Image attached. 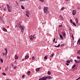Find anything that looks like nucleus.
Masks as SVG:
<instances>
[{
    "mask_svg": "<svg viewBox=\"0 0 80 80\" xmlns=\"http://www.w3.org/2000/svg\"><path fill=\"white\" fill-rule=\"evenodd\" d=\"M17 24L18 25V26L19 28H20L22 33H23L24 31V29H25V28H24V27L21 25V24H20V23H17Z\"/></svg>",
    "mask_w": 80,
    "mask_h": 80,
    "instance_id": "1",
    "label": "nucleus"
},
{
    "mask_svg": "<svg viewBox=\"0 0 80 80\" xmlns=\"http://www.w3.org/2000/svg\"><path fill=\"white\" fill-rule=\"evenodd\" d=\"M48 7H44V13L46 14H48V13H49V12L48 11Z\"/></svg>",
    "mask_w": 80,
    "mask_h": 80,
    "instance_id": "2",
    "label": "nucleus"
},
{
    "mask_svg": "<svg viewBox=\"0 0 80 80\" xmlns=\"http://www.w3.org/2000/svg\"><path fill=\"white\" fill-rule=\"evenodd\" d=\"M7 7L8 11L9 12H12V7L10 6H9L8 4H7Z\"/></svg>",
    "mask_w": 80,
    "mask_h": 80,
    "instance_id": "3",
    "label": "nucleus"
},
{
    "mask_svg": "<svg viewBox=\"0 0 80 80\" xmlns=\"http://www.w3.org/2000/svg\"><path fill=\"white\" fill-rule=\"evenodd\" d=\"M26 16H27V17H28V18H29V15H30V11L29 10H26Z\"/></svg>",
    "mask_w": 80,
    "mask_h": 80,
    "instance_id": "4",
    "label": "nucleus"
},
{
    "mask_svg": "<svg viewBox=\"0 0 80 80\" xmlns=\"http://www.w3.org/2000/svg\"><path fill=\"white\" fill-rule=\"evenodd\" d=\"M30 0H19L20 2H23V3L25 4L26 2V1H29Z\"/></svg>",
    "mask_w": 80,
    "mask_h": 80,
    "instance_id": "5",
    "label": "nucleus"
},
{
    "mask_svg": "<svg viewBox=\"0 0 80 80\" xmlns=\"http://www.w3.org/2000/svg\"><path fill=\"white\" fill-rule=\"evenodd\" d=\"M76 13V11H75V10H73L72 12V15H75Z\"/></svg>",
    "mask_w": 80,
    "mask_h": 80,
    "instance_id": "6",
    "label": "nucleus"
},
{
    "mask_svg": "<svg viewBox=\"0 0 80 80\" xmlns=\"http://www.w3.org/2000/svg\"><path fill=\"white\" fill-rule=\"evenodd\" d=\"M62 34L63 37H65L66 36V34L64 32H62Z\"/></svg>",
    "mask_w": 80,
    "mask_h": 80,
    "instance_id": "7",
    "label": "nucleus"
},
{
    "mask_svg": "<svg viewBox=\"0 0 80 80\" xmlns=\"http://www.w3.org/2000/svg\"><path fill=\"white\" fill-rule=\"evenodd\" d=\"M60 20H63V18L62 15H60Z\"/></svg>",
    "mask_w": 80,
    "mask_h": 80,
    "instance_id": "8",
    "label": "nucleus"
},
{
    "mask_svg": "<svg viewBox=\"0 0 80 80\" xmlns=\"http://www.w3.org/2000/svg\"><path fill=\"white\" fill-rule=\"evenodd\" d=\"M59 36H60V38L61 40H63V36H62V35L60 34H59Z\"/></svg>",
    "mask_w": 80,
    "mask_h": 80,
    "instance_id": "9",
    "label": "nucleus"
},
{
    "mask_svg": "<svg viewBox=\"0 0 80 80\" xmlns=\"http://www.w3.org/2000/svg\"><path fill=\"white\" fill-rule=\"evenodd\" d=\"M46 78H47H47L48 79H52V78L51 76H47L46 77Z\"/></svg>",
    "mask_w": 80,
    "mask_h": 80,
    "instance_id": "10",
    "label": "nucleus"
},
{
    "mask_svg": "<svg viewBox=\"0 0 80 80\" xmlns=\"http://www.w3.org/2000/svg\"><path fill=\"white\" fill-rule=\"evenodd\" d=\"M4 50L6 51V54H5V56H6L7 53V48H5L4 49Z\"/></svg>",
    "mask_w": 80,
    "mask_h": 80,
    "instance_id": "11",
    "label": "nucleus"
},
{
    "mask_svg": "<svg viewBox=\"0 0 80 80\" xmlns=\"http://www.w3.org/2000/svg\"><path fill=\"white\" fill-rule=\"evenodd\" d=\"M30 40L31 41H32L33 40V37L31 35L30 36Z\"/></svg>",
    "mask_w": 80,
    "mask_h": 80,
    "instance_id": "12",
    "label": "nucleus"
},
{
    "mask_svg": "<svg viewBox=\"0 0 80 80\" xmlns=\"http://www.w3.org/2000/svg\"><path fill=\"white\" fill-rule=\"evenodd\" d=\"M75 20H76V23H78V19L77 18H76Z\"/></svg>",
    "mask_w": 80,
    "mask_h": 80,
    "instance_id": "13",
    "label": "nucleus"
},
{
    "mask_svg": "<svg viewBox=\"0 0 80 80\" xmlns=\"http://www.w3.org/2000/svg\"><path fill=\"white\" fill-rule=\"evenodd\" d=\"M3 30L4 31V32H7V30L5 28H3Z\"/></svg>",
    "mask_w": 80,
    "mask_h": 80,
    "instance_id": "14",
    "label": "nucleus"
},
{
    "mask_svg": "<svg viewBox=\"0 0 80 80\" xmlns=\"http://www.w3.org/2000/svg\"><path fill=\"white\" fill-rule=\"evenodd\" d=\"M40 68H39L36 69V70L37 72H38V71H40Z\"/></svg>",
    "mask_w": 80,
    "mask_h": 80,
    "instance_id": "15",
    "label": "nucleus"
},
{
    "mask_svg": "<svg viewBox=\"0 0 80 80\" xmlns=\"http://www.w3.org/2000/svg\"><path fill=\"white\" fill-rule=\"evenodd\" d=\"M18 58V57L17 56V55H15V60H17Z\"/></svg>",
    "mask_w": 80,
    "mask_h": 80,
    "instance_id": "16",
    "label": "nucleus"
},
{
    "mask_svg": "<svg viewBox=\"0 0 80 80\" xmlns=\"http://www.w3.org/2000/svg\"><path fill=\"white\" fill-rule=\"evenodd\" d=\"M42 78V80H47V77H43Z\"/></svg>",
    "mask_w": 80,
    "mask_h": 80,
    "instance_id": "17",
    "label": "nucleus"
},
{
    "mask_svg": "<svg viewBox=\"0 0 80 80\" xmlns=\"http://www.w3.org/2000/svg\"><path fill=\"white\" fill-rule=\"evenodd\" d=\"M29 58V56L28 55H27V56H25V59L26 60V59H27V58Z\"/></svg>",
    "mask_w": 80,
    "mask_h": 80,
    "instance_id": "18",
    "label": "nucleus"
},
{
    "mask_svg": "<svg viewBox=\"0 0 80 80\" xmlns=\"http://www.w3.org/2000/svg\"><path fill=\"white\" fill-rule=\"evenodd\" d=\"M27 75H30V71H28V72Z\"/></svg>",
    "mask_w": 80,
    "mask_h": 80,
    "instance_id": "19",
    "label": "nucleus"
},
{
    "mask_svg": "<svg viewBox=\"0 0 80 80\" xmlns=\"http://www.w3.org/2000/svg\"><path fill=\"white\" fill-rule=\"evenodd\" d=\"M76 67V65H74L72 67V69H73L74 68H75Z\"/></svg>",
    "mask_w": 80,
    "mask_h": 80,
    "instance_id": "20",
    "label": "nucleus"
},
{
    "mask_svg": "<svg viewBox=\"0 0 80 80\" xmlns=\"http://www.w3.org/2000/svg\"><path fill=\"white\" fill-rule=\"evenodd\" d=\"M0 60L1 62H2V63H3V59H2L0 58Z\"/></svg>",
    "mask_w": 80,
    "mask_h": 80,
    "instance_id": "21",
    "label": "nucleus"
},
{
    "mask_svg": "<svg viewBox=\"0 0 80 80\" xmlns=\"http://www.w3.org/2000/svg\"><path fill=\"white\" fill-rule=\"evenodd\" d=\"M72 38V40H74V38H73V34H72V36H71Z\"/></svg>",
    "mask_w": 80,
    "mask_h": 80,
    "instance_id": "22",
    "label": "nucleus"
},
{
    "mask_svg": "<svg viewBox=\"0 0 80 80\" xmlns=\"http://www.w3.org/2000/svg\"><path fill=\"white\" fill-rule=\"evenodd\" d=\"M54 53H53L52 54V55L50 56L49 57H53V55H54Z\"/></svg>",
    "mask_w": 80,
    "mask_h": 80,
    "instance_id": "23",
    "label": "nucleus"
},
{
    "mask_svg": "<svg viewBox=\"0 0 80 80\" xmlns=\"http://www.w3.org/2000/svg\"><path fill=\"white\" fill-rule=\"evenodd\" d=\"M2 57H3L5 55V53H2Z\"/></svg>",
    "mask_w": 80,
    "mask_h": 80,
    "instance_id": "24",
    "label": "nucleus"
},
{
    "mask_svg": "<svg viewBox=\"0 0 80 80\" xmlns=\"http://www.w3.org/2000/svg\"><path fill=\"white\" fill-rule=\"evenodd\" d=\"M78 54L79 55H80V50L78 51L77 52Z\"/></svg>",
    "mask_w": 80,
    "mask_h": 80,
    "instance_id": "25",
    "label": "nucleus"
},
{
    "mask_svg": "<svg viewBox=\"0 0 80 80\" xmlns=\"http://www.w3.org/2000/svg\"><path fill=\"white\" fill-rule=\"evenodd\" d=\"M48 75H51V72H50L48 71Z\"/></svg>",
    "mask_w": 80,
    "mask_h": 80,
    "instance_id": "26",
    "label": "nucleus"
},
{
    "mask_svg": "<svg viewBox=\"0 0 80 80\" xmlns=\"http://www.w3.org/2000/svg\"><path fill=\"white\" fill-rule=\"evenodd\" d=\"M2 74L3 75H4L5 76H6V74L4 72H2Z\"/></svg>",
    "mask_w": 80,
    "mask_h": 80,
    "instance_id": "27",
    "label": "nucleus"
},
{
    "mask_svg": "<svg viewBox=\"0 0 80 80\" xmlns=\"http://www.w3.org/2000/svg\"><path fill=\"white\" fill-rule=\"evenodd\" d=\"M44 59L45 60H46V59H47V56H45L44 57Z\"/></svg>",
    "mask_w": 80,
    "mask_h": 80,
    "instance_id": "28",
    "label": "nucleus"
},
{
    "mask_svg": "<svg viewBox=\"0 0 80 80\" xmlns=\"http://www.w3.org/2000/svg\"><path fill=\"white\" fill-rule=\"evenodd\" d=\"M21 7L22 9H25V8H24V7H23V6H21Z\"/></svg>",
    "mask_w": 80,
    "mask_h": 80,
    "instance_id": "29",
    "label": "nucleus"
},
{
    "mask_svg": "<svg viewBox=\"0 0 80 80\" xmlns=\"http://www.w3.org/2000/svg\"><path fill=\"white\" fill-rule=\"evenodd\" d=\"M72 24L74 26H76V24H75V22H72Z\"/></svg>",
    "mask_w": 80,
    "mask_h": 80,
    "instance_id": "30",
    "label": "nucleus"
},
{
    "mask_svg": "<svg viewBox=\"0 0 80 80\" xmlns=\"http://www.w3.org/2000/svg\"><path fill=\"white\" fill-rule=\"evenodd\" d=\"M34 59H35V57H34V56H33L32 57V59L33 60H34Z\"/></svg>",
    "mask_w": 80,
    "mask_h": 80,
    "instance_id": "31",
    "label": "nucleus"
},
{
    "mask_svg": "<svg viewBox=\"0 0 80 80\" xmlns=\"http://www.w3.org/2000/svg\"><path fill=\"white\" fill-rule=\"evenodd\" d=\"M77 63H80V60H79V61H77Z\"/></svg>",
    "mask_w": 80,
    "mask_h": 80,
    "instance_id": "32",
    "label": "nucleus"
},
{
    "mask_svg": "<svg viewBox=\"0 0 80 80\" xmlns=\"http://www.w3.org/2000/svg\"><path fill=\"white\" fill-rule=\"evenodd\" d=\"M77 58H78V59H80V57L79 56H78L77 57Z\"/></svg>",
    "mask_w": 80,
    "mask_h": 80,
    "instance_id": "33",
    "label": "nucleus"
},
{
    "mask_svg": "<svg viewBox=\"0 0 80 80\" xmlns=\"http://www.w3.org/2000/svg\"><path fill=\"white\" fill-rule=\"evenodd\" d=\"M32 38L33 40V39H36V38L35 37H34L33 36H32Z\"/></svg>",
    "mask_w": 80,
    "mask_h": 80,
    "instance_id": "34",
    "label": "nucleus"
},
{
    "mask_svg": "<svg viewBox=\"0 0 80 80\" xmlns=\"http://www.w3.org/2000/svg\"><path fill=\"white\" fill-rule=\"evenodd\" d=\"M70 21L71 22V23H72L73 22V21H72V19H71L70 20Z\"/></svg>",
    "mask_w": 80,
    "mask_h": 80,
    "instance_id": "35",
    "label": "nucleus"
},
{
    "mask_svg": "<svg viewBox=\"0 0 80 80\" xmlns=\"http://www.w3.org/2000/svg\"><path fill=\"white\" fill-rule=\"evenodd\" d=\"M67 62L68 63H70V61H67Z\"/></svg>",
    "mask_w": 80,
    "mask_h": 80,
    "instance_id": "36",
    "label": "nucleus"
},
{
    "mask_svg": "<svg viewBox=\"0 0 80 80\" xmlns=\"http://www.w3.org/2000/svg\"><path fill=\"white\" fill-rule=\"evenodd\" d=\"M79 41V39L78 40V42H77V45H78V43H79V42H80Z\"/></svg>",
    "mask_w": 80,
    "mask_h": 80,
    "instance_id": "37",
    "label": "nucleus"
},
{
    "mask_svg": "<svg viewBox=\"0 0 80 80\" xmlns=\"http://www.w3.org/2000/svg\"><path fill=\"white\" fill-rule=\"evenodd\" d=\"M64 8H64V7H63L61 8V10H63V9H64Z\"/></svg>",
    "mask_w": 80,
    "mask_h": 80,
    "instance_id": "38",
    "label": "nucleus"
},
{
    "mask_svg": "<svg viewBox=\"0 0 80 80\" xmlns=\"http://www.w3.org/2000/svg\"><path fill=\"white\" fill-rule=\"evenodd\" d=\"M53 42H55V38H54L53 39Z\"/></svg>",
    "mask_w": 80,
    "mask_h": 80,
    "instance_id": "39",
    "label": "nucleus"
},
{
    "mask_svg": "<svg viewBox=\"0 0 80 80\" xmlns=\"http://www.w3.org/2000/svg\"><path fill=\"white\" fill-rule=\"evenodd\" d=\"M2 21V22H3V23H5V22H4V21H3V20H2L1 21V22Z\"/></svg>",
    "mask_w": 80,
    "mask_h": 80,
    "instance_id": "40",
    "label": "nucleus"
},
{
    "mask_svg": "<svg viewBox=\"0 0 80 80\" xmlns=\"http://www.w3.org/2000/svg\"><path fill=\"white\" fill-rule=\"evenodd\" d=\"M40 2H43L44 0H39Z\"/></svg>",
    "mask_w": 80,
    "mask_h": 80,
    "instance_id": "41",
    "label": "nucleus"
},
{
    "mask_svg": "<svg viewBox=\"0 0 80 80\" xmlns=\"http://www.w3.org/2000/svg\"><path fill=\"white\" fill-rule=\"evenodd\" d=\"M74 62H75L76 63H77V60H74Z\"/></svg>",
    "mask_w": 80,
    "mask_h": 80,
    "instance_id": "42",
    "label": "nucleus"
},
{
    "mask_svg": "<svg viewBox=\"0 0 80 80\" xmlns=\"http://www.w3.org/2000/svg\"><path fill=\"white\" fill-rule=\"evenodd\" d=\"M66 65H67V66H68V65H69V64H68V63H66Z\"/></svg>",
    "mask_w": 80,
    "mask_h": 80,
    "instance_id": "43",
    "label": "nucleus"
},
{
    "mask_svg": "<svg viewBox=\"0 0 80 80\" xmlns=\"http://www.w3.org/2000/svg\"><path fill=\"white\" fill-rule=\"evenodd\" d=\"M60 47V45L58 44V47Z\"/></svg>",
    "mask_w": 80,
    "mask_h": 80,
    "instance_id": "44",
    "label": "nucleus"
},
{
    "mask_svg": "<svg viewBox=\"0 0 80 80\" xmlns=\"http://www.w3.org/2000/svg\"><path fill=\"white\" fill-rule=\"evenodd\" d=\"M8 70V68H6L5 69V70L6 71H7Z\"/></svg>",
    "mask_w": 80,
    "mask_h": 80,
    "instance_id": "45",
    "label": "nucleus"
},
{
    "mask_svg": "<svg viewBox=\"0 0 80 80\" xmlns=\"http://www.w3.org/2000/svg\"><path fill=\"white\" fill-rule=\"evenodd\" d=\"M14 69H16L17 68V66H15V67H14Z\"/></svg>",
    "mask_w": 80,
    "mask_h": 80,
    "instance_id": "46",
    "label": "nucleus"
},
{
    "mask_svg": "<svg viewBox=\"0 0 80 80\" xmlns=\"http://www.w3.org/2000/svg\"><path fill=\"white\" fill-rule=\"evenodd\" d=\"M39 80H43L42 78L39 79Z\"/></svg>",
    "mask_w": 80,
    "mask_h": 80,
    "instance_id": "47",
    "label": "nucleus"
},
{
    "mask_svg": "<svg viewBox=\"0 0 80 80\" xmlns=\"http://www.w3.org/2000/svg\"><path fill=\"white\" fill-rule=\"evenodd\" d=\"M2 20V18H1V17L0 16V22Z\"/></svg>",
    "mask_w": 80,
    "mask_h": 80,
    "instance_id": "48",
    "label": "nucleus"
},
{
    "mask_svg": "<svg viewBox=\"0 0 80 80\" xmlns=\"http://www.w3.org/2000/svg\"><path fill=\"white\" fill-rule=\"evenodd\" d=\"M59 27H62V25H59Z\"/></svg>",
    "mask_w": 80,
    "mask_h": 80,
    "instance_id": "49",
    "label": "nucleus"
},
{
    "mask_svg": "<svg viewBox=\"0 0 80 80\" xmlns=\"http://www.w3.org/2000/svg\"><path fill=\"white\" fill-rule=\"evenodd\" d=\"M25 77V75H23L22 76V78H24Z\"/></svg>",
    "mask_w": 80,
    "mask_h": 80,
    "instance_id": "50",
    "label": "nucleus"
},
{
    "mask_svg": "<svg viewBox=\"0 0 80 80\" xmlns=\"http://www.w3.org/2000/svg\"><path fill=\"white\" fill-rule=\"evenodd\" d=\"M79 79H80V77H79L77 79V80H79Z\"/></svg>",
    "mask_w": 80,
    "mask_h": 80,
    "instance_id": "51",
    "label": "nucleus"
},
{
    "mask_svg": "<svg viewBox=\"0 0 80 80\" xmlns=\"http://www.w3.org/2000/svg\"><path fill=\"white\" fill-rule=\"evenodd\" d=\"M63 45H64L63 44H62L61 45V47H63Z\"/></svg>",
    "mask_w": 80,
    "mask_h": 80,
    "instance_id": "52",
    "label": "nucleus"
},
{
    "mask_svg": "<svg viewBox=\"0 0 80 80\" xmlns=\"http://www.w3.org/2000/svg\"><path fill=\"white\" fill-rule=\"evenodd\" d=\"M78 10H80V8L78 7L77 8Z\"/></svg>",
    "mask_w": 80,
    "mask_h": 80,
    "instance_id": "53",
    "label": "nucleus"
},
{
    "mask_svg": "<svg viewBox=\"0 0 80 80\" xmlns=\"http://www.w3.org/2000/svg\"><path fill=\"white\" fill-rule=\"evenodd\" d=\"M54 47H57V48H58V46H56V45H55L54 46Z\"/></svg>",
    "mask_w": 80,
    "mask_h": 80,
    "instance_id": "54",
    "label": "nucleus"
},
{
    "mask_svg": "<svg viewBox=\"0 0 80 80\" xmlns=\"http://www.w3.org/2000/svg\"><path fill=\"white\" fill-rule=\"evenodd\" d=\"M3 10H4V11H5L6 10V9H5V8H4L3 9Z\"/></svg>",
    "mask_w": 80,
    "mask_h": 80,
    "instance_id": "55",
    "label": "nucleus"
},
{
    "mask_svg": "<svg viewBox=\"0 0 80 80\" xmlns=\"http://www.w3.org/2000/svg\"><path fill=\"white\" fill-rule=\"evenodd\" d=\"M35 35H33V36H32V37H34V36H35Z\"/></svg>",
    "mask_w": 80,
    "mask_h": 80,
    "instance_id": "56",
    "label": "nucleus"
},
{
    "mask_svg": "<svg viewBox=\"0 0 80 80\" xmlns=\"http://www.w3.org/2000/svg\"><path fill=\"white\" fill-rule=\"evenodd\" d=\"M2 8H3V7H4L3 6H2Z\"/></svg>",
    "mask_w": 80,
    "mask_h": 80,
    "instance_id": "57",
    "label": "nucleus"
},
{
    "mask_svg": "<svg viewBox=\"0 0 80 80\" xmlns=\"http://www.w3.org/2000/svg\"><path fill=\"white\" fill-rule=\"evenodd\" d=\"M66 1H68V0H65Z\"/></svg>",
    "mask_w": 80,
    "mask_h": 80,
    "instance_id": "58",
    "label": "nucleus"
},
{
    "mask_svg": "<svg viewBox=\"0 0 80 80\" xmlns=\"http://www.w3.org/2000/svg\"><path fill=\"white\" fill-rule=\"evenodd\" d=\"M55 43H57V42L56 41V42H55Z\"/></svg>",
    "mask_w": 80,
    "mask_h": 80,
    "instance_id": "59",
    "label": "nucleus"
},
{
    "mask_svg": "<svg viewBox=\"0 0 80 80\" xmlns=\"http://www.w3.org/2000/svg\"><path fill=\"white\" fill-rule=\"evenodd\" d=\"M24 61V59H22V61Z\"/></svg>",
    "mask_w": 80,
    "mask_h": 80,
    "instance_id": "60",
    "label": "nucleus"
},
{
    "mask_svg": "<svg viewBox=\"0 0 80 80\" xmlns=\"http://www.w3.org/2000/svg\"><path fill=\"white\" fill-rule=\"evenodd\" d=\"M1 70V68H0V70Z\"/></svg>",
    "mask_w": 80,
    "mask_h": 80,
    "instance_id": "61",
    "label": "nucleus"
},
{
    "mask_svg": "<svg viewBox=\"0 0 80 80\" xmlns=\"http://www.w3.org/2000/svg\"><path fill=\"white\" fill-rule=\"evenodd\" d=\"M12 66H13V64H12Z\"/></svg>",
    "mask_w": 80,
    "mask_h": 80,
    "instance_id": "62",
    "label": "nucleus"
},
{
    "mask_svg": "<svg viewBox=\"0 0 80 80\" xmlns=\"http://www.w3.org/2000/svg\"><path fill=\"white\" fill-rule=\"evenodd\" d=\"M70 30H71V28H70Z\"/></svg>",
    "mask_w": 80,
    "mask_h": 80,
    "instance_id": "63",
    "label": "nucleus"
},
{
    "mask_svg": "<svg viewBox=\"0 0 80 80\" xmlns=\"http://www.w3.org/2000/svg\"><path fill=\"white\" fill-rule=\"evenodd\" d=\"M64 38H66V37H64Z\"/></svg>",
    "mask_w": 80,
    "mask_h": 80,
    "instance_id": "64",
    "label": "nucleus"
}]
</instances>
